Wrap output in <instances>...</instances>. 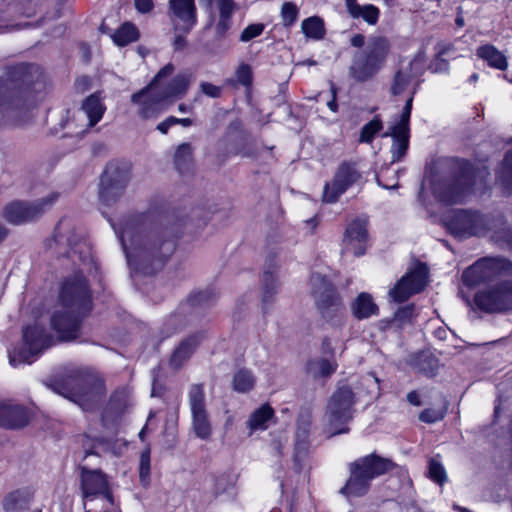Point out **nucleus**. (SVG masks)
<instances>
[{"instance_id": "5", "label": "nucleus", "mask_w": 512, "mask_h": 512, "mask_svg": "<svg viewBox=\"0 0 512 512\" xmlns=\"http://www.w3.org/2000/svg\"><path fill=\"white\" fill-rule=\"evenodd\" d=\"M355 394L348 385H340L331 395L325 417L333 435L347 433L346 424L354 415Z\"/></svg>"}, {"instance_id": "40", "label": "nucleus", "mask_w": 512, "mask_h": 512, "mask_svg": "<svg viewBox=\"0 0 512 512\" xmlns=\"http://www.w3.org/2000/svg\"><path fill=\"white\" fill-rule=\"evenodd\" d=\"M415 368L420 373L432 377L436 375L439 368V361L430 353H420L415 360Z\"/></svg>"}, {"instance_id": "52", "label": "nucleus", "mask_w": 512, "mask_h": 512, "mask_svg": "<svg viewBox=\"0 0 512 512\" xmlns=\"http://www.w3.org/2000/svg\"><path fill=\"white\" fill-rule=\"evenodd\" d=\"M264 28L265 26L262 23L250 24L241 32L239 40L241 42H248L260 36L263 33Z\"/></svg>"}, {"instance_id": "39", "label": "nucleus", "mask_w": 512, "mask_h": 512, "mask_svg": "<svg viewBox=\"0 0 512 512\" xmlns=\"http://www.w3.org/2000/svg\"><path fill=\"white\" fill-rule=\"evenodd\" d=\"M337 364L335 361L321 358L311 360L307 364V370L314 377H328L335 372Z\"/></svg>"}, {"instance_id": "63", "label": "nucleus", "mask_w": 512, "mask_h": 512, "mask_svg": "<svg viewBox=\"0 0 512 512\" xmlns=\"http://www.w3.org/2000/svg\"><path fill=\"white\" fill-rule=\"evenodd\" d=\"M350 42L352 46L360 48L365 43V37L362 34H355Z\"/></svg>"}, {"instance_id": "7", "label": "nucleus", "mask_w": 512, "mask_h": 512, "mask_svg": "<svg viewBox=\"0 0 512 512\" xmlns=\"http://www.w3.org/2000/svg\"><path fill=\"white\" fill-rule=\"evenodd\" d=\"M444 223L449 233L457 239L480 236L488 229L484 215L471 210L452 211L446 215Z\"/></svg>"}, {"instance_id": "51", "label": "nucleus", "mask_w": 512, "mask_h": 512, "mask_svg": "<svg viewBox=\"0 0 512 512\" xmlns=\"http://www.w3.org/2000/svg\"><path fill=\"white\" fill-rule=\"evenodd\" d=\"M237 82L245 87H250L252 84V69L249 64L241 63L235 72Z\"/></svg>"}, {"instance_id": "6", "label": "nucleus", "mask_w": 512, "mask_h": 512, "mask_svg": "<svg viewBox=\"0 0 512 512\" xmlns=\"http://www.w3.org/2000/svg\"><path fill=\"white\" fill-rule=\"evenodd\" d=\"M311 293L322 317L327 321H334L344 311L343 304L336 289L326 276L313 273L310 278Z\"/></svg>"}, {"instance_id": "27", "label": "nucleus", "mask_w": 512, "mask_h": 512, "mask_svg": "<svg viewBox=\"0 0 512 512\" xmlns=\"http://www.w3.org/2000/svg\"><path fill=\"white\" fill-rule=\"evenodd\" d=\"M69 228V224L66 220H61L55 229V241L61 242L65 238L68 246L70 247L69 257L75 261V257L78 256L80 260H87L90 258V251L85 243H82L79 236L74 231L70 232L69 236L64 235L63 231Z\"/></svg>"}, {"instance_id": "57", "label": "nucleus", "mask_w": 512, "mask_h": 512, "mask_svg": "<svg viewBox=\"0 0 512 512\" xmlns=\"http://www.w3.org/2000/svg\"><path fill=\"white\" fill-rule=\"evenodd\" d=\"M200 89L202 93L205 95L212 97V98H218L221 95L222 89L219 86H216L209 82H202L200 84Z\"/></svg>"}, {"instance_id": "42", "label": "nucleus", "mask_w": 512, "mask_h": 512, "mask_svg": "<svg viewBox=\"0 0 512 512\" xmlns=\"http://www.w3.org/2000/svg\"><path fill=\"white\" fill-rule=\"evenodd\" d=\"M233 389L240 393L251 390L255 384V378L251 371L241 369L233 377Z\"/></svg>"}, {"instance_id": "29", "label": "nucleus", "mask_w": 512, "mask_h": 512, "mask_svg": "<svg viewBox=\"0 0 512 512\" xmlns=\"http://www.w3.org/2000/svg\"><path fill=\"white\" fill-rule=\"evenodd\" d=\"M370 59L380 69L387 58L390 51V42L386 37L375 36L370 38L366 49L364 50Z\"/></svg>"}, {"instance_id": "13", "label": "nucleus", "mask_w": 512, "mask_h": 512, "mask_svg": "<svg viewBox=\"0 0 512 512\" xmlns=\"http://www.w3.org/2000/svg\"><path fill=\"white\" fill-rule=\"evenodd\" d=\"M58 194L52 193L46 198L38 199L33 202L12 201L5 205L2 211V217L12 225H22L37 220L52 206L56 201Z\"/></svg>"}, {"instance_id": "20", "label": "nucleus", "mask_w": 512, "mask_h": 512, "mask_svg": "<svg viewBox=\"0 0 512 512\" xmlns=\"http://www.w3.org/2000/svg\"><path fill=\"white\" fill-rule=\"evenodd\" d=\"M82 312L61 309L51 316V326L62 341H71L77 338L80 329V316Z\"/></svg>"}, {"instance_id": "38", "label": "nucleus", "mask_w": 512, "mask_h": 512, "mask_svg": "<svg viewBox=\"0 0 512 512\" xmlns=\"http://www.w3.org/2000/svg\"><path fill=\"white\" fill-rule=\"evenodd\" d=\"M301 29L306 37L314 40L323 39L326 32L324 22L318 16H312L304 19L301 24Z\"/></svg>"}, {"instance_id": "35", "label": "nucleus", "mask_w": 512, "mask_h": 512, "mask_svg": "<svg viewBox=\"0 0 512 512\" xmlns=\"http://www.w3.org/2000/svg\"><path fill=\"white\" fill-rule=\"evenodd\" d=\"M273 415L274 410L268 404H264L251 414L247 422L248 427L252 431L265 430L268 427L267 423L271 420Z\"/></svg>"}, {"instance_id": "37", "label": "nucleus", "mask_w": 512, "mask_h": 512, "mask_svg": "<svg viewBox=\"0 0 512 512\" xmlns=\"http://www.w3.org/2000/svg\"><path fill=\"white\" fill-rule=\"evenodd\" d=\"M348 13L352 18H361L369 25H375L380 16L379 9L372 4L354 5L352 9L348 10Z\"/></svg>"}, {"instance_id": "50", "label": "nucleus", "mask_w": 512, "mask_h": 512, "mask_svg": "<svg viewBox=\"0 0 512 512\" xmlns=\"http://www.w3.org/2000/svg\"><path fill=\"white\" fill-rule=\"evenodd\" d=\"M415 92H416V90L414 89V91L412 92V95L406 101V104H405L402 114H401L400 121L392 127L393 129L409 131V120H410V115H411V110H412L413 95L415 94Z\"/></svg>"}, {"instance_id": "60", "label": "nucleus", "mask_w": 512, "mask_h": 512, "mask_svg": "<svg viewBox=\"0 0 512 512\" xmlns=\"http://www.w3.org/2000/svg\"><path fill=\"white\" fill-rule=\"evenodd\" d=\"M136 9L141 13H147L152 10V0H135Z\"/></svg>"}, {"instance_id": "19", "label": "nucleus", "mask_w": 512, "mask_h": 512, "mask_svg": "<svg viewBox=\"0 0 512 512\" xmlns=\"http://www.w3.org/2000/svg\"><path fill=\"white\" fill-rule=\"evenodd\" d=\"M106 108L96 94L88 96L82 106L74 113L72 123L79 128L77 134H84L94 127L103 117Z\"/></svg>"}, {"instance_id": "8", "label": "nucleus", "mask_w": 512, "mask_h": 512, "mask_svg": "<svg viewBox=\"0 0 512 512\" xmlns=\"http://www.w3.org/2000/svg\"><path fill=\"white\" fill-rule=\"evenodd\" d=\"M61 308L87 313L91 309V295L86 279L80 272L67 277L60 289Z\"/></svg>"}, {"instance_id": "41", "label": "nucleus", "mask_w": 512, "mask_h": 512, "mask_svg": "<svg viewBox=\"0 0 512 512\" xmlns=\"http://www.w3.org/2000/svg\"><path fill=\"white\" fill-rule=\"evenodd\" d=\"M498 181L506 194L512 193V150L505 154L498 172Z\"/></svg>"}, {"instance_id": "48", "label": "nucleus", "mask_w": 512, "mask_h": 512, "mask_svg": "<svg viewBox=\"0 0 512 512\" xmlns=\"http://www.w3.org/2000/svg\"><path fill=\"white\" fill-rule=\"evenodd\" d=\"M139 476L143 485H147L150 477V447L147 446L146 449L141 453L140 456V467H139Z\"/></svg>"}, {"instance_id": "62", "label": "nucleus", "mask_w": 512, "mask_h": 512, "mask_svg": "<svg viewBox=\"0 0 512 512\" xmlns=\"http://www.w3.org/2000/svg\"><path fill=\"white\" fill-rule=\"evenodd\" d=\"M331 93H332V99L327 102V106L329 107V109L332 112H337L338 105L336 102V88L334 87V85H331Z\"/></svg>"}, {"instance_id": "12", "label": "nucleus", "mask_w": 512, "mask_h": 512, "mask_svg": "<svg viewBox=\"0 0 512 512\" xmlns=\"http://www.w3.org/2000/svg\"><path fill=\"white\" fill-rule=\"evenodd\" d=\"M363 180V173L358 167V163L352 161H343L337 167L333 178L326 182L323 190V201L326 203H336L339 198L353 185Z\"/></svg>"}, {"instance_id": "9", "label": "nucleus", "mask_w": 512, "mask_h": 512, "mask_svg": "<svg viewBox=\"0 0 512 512\" xmlns=\"http://www.w3.org/2000/svg\"><path fill=\"white\" fill-rule=\"evenodd\" d=\"M23 347L9 355L10 364H31L47 348L53 344V338L39 325L23 329Z\"/></svg>"}, {"instance_id": "32", "label": "nucleus", "mask_w": 512, "mask_h": 512, "mask_svg": "<svg viewBox=\"0 0 512 512\" xmlns=\"http://www.w3.org/2000/svg\"><path fill=\"white\" fill-rule=\"evenodd\" d=\"M476 55L494 69L504 71L508 67L506 56L493 45L486 44L478 47Z\"/></svg>"}, {"instance_id": "24", "label": "nucleus", "mask_w": 512, "mask_h": 512, "mask_svg": "<svg viewBox=\"0 0 512 512\" xmlns=\"http://www.w3.org/2000/svg\"><path fill=\"white\" fill-rule=\"evenodd\" d=\"M204 338V332L198 331L182 339L171 353L169 367L175 371L180 370L189 361Z\"/></svg>"}, {"instance_id": "10", "label": "nucleus", "mask_w": 512, "mask_h": 512, "mask_svg": "<svg viewBox=\"0 0 512 512\" xmlns=\"http://www.w3.org/2000/svg\"><path fill=\"white\" fill-rule=\"evenodd\" d=\"M512 274V262L505 258H483L468 267L462 274L463 283L473 287L500 276Z\"/></svg>"}, {"instance_id": "31", "label": "nucleus", "mask_w": 512, "mask_h": 512, "mask_svg": "<svg viewBox=\"0 0 512 512\" xmlns=\"http://www.w3.org/2000/svg\"><path fill=\"white\" fill-rule=\"evenodd\" d=\"M310 431L309 416H300L297 420L296 440H295V461H300L308 450V436Z\"/></svg>"}, {"instance_id": "3", "label": "nucleus", "mask_w": 512, "mask_h": 512, "mask_svg": "<svg viewBox=\"0 0 512 512\" xmlns=\"http://www.w3.org/2000/svg\"><path fill=\"white\" fill-rule=\"evenodd\" d=\"M395 467L390 458L376 453L359 457L349 463L350 475L340 493L346 497H362L370 490L372 480L393 471Z\"/></svg>"}, {"instance_id": "47", "label": "nucleus", "mask_w": 512, "mask_h": 512, "mask_svg": "<svg viewBox=\"0 0 512 512\" xmlns=\"http://www.w3.org/2000/svg\"><path fill=\"white\" fill-rule=\"evenodd\" d=\"M7 512H23L28 509L27 501L18 494L9 495L4 501Z\"/></svg>"}, {"instance_id": "2", "label": "nucleus", "mask_w": 512, "mask_h": 512, "mask_svg": "<svg viewBox=\"0 0 512 512\" xmlns=\"http://www.w3.org/2000/svg\"><path fill=\"white\" fill-rule=\"evenodd\" d=\"M449 175L433 177L431 181L435 197L446 204L462 202L468 195L476 192L477 180L482 176L476 173L472 164L463 159H449L444 162Z\"/></svg>"}, {"instance_id": "56", "label": "nucleus", "mask_w": 512, "mask_h": 512, "mask_svg": "<svg viewBox=\"0 0 512 512\" xmlns=\"http://www.w3.org/2000/svg\"><path fill=\"white\" fill-rule=\"evenodd\" d=\"M450 68L449 62L441 56H435L429 65L432 73H448Z\"/></svg>"}, {"instance_id": "46", "label": "nucleus", "mask_w": 512, "mask_h": 512, "mask_svg": "<svg viewBox=\"0 0 512 512\" xmlns=\"http://www.w3.org/2000/svg\"><path fill=\"white\" fill-rule=\"evenodd\" d=\"M299 8L293 2H284L281 7L282 24L285 27L292 26L298 19Z\"/></svg>"}, {"instance_id": "16", "label": "nucleus", "mask_w": 512, "mask_h": 512, "mask_svg": "<svg viewBox=\"0 0 512 512\" xmlns=\"http://www.w3.org/2000/svg\"><path fill=\"white\" fill-rule=\"evenodd\" d=\"M129 182L128 170L116 164L106 166L100 180V199L106 204L116 201Z\"/></svg>"}, {"instance_id": "23", "label": "nucleus", "mask_w": 512, "mask_h": 512, "mask_svg": "<svg viewBox=\"0 0 512 512\" xmlns=\"http://www.w3.org/2000/svg\"><path fill=\"white\" fill-rule=\"evenodd\" d=\"M167 78L168 77L160 80L155 89L164 103L172 104L176 99H180L186 95L191 83V75L187 72H180L171 80L165 82Z\"/></svg>"}, {"instance_id": "33", "label": "nucleus", "mask_w": 512, "mask_h": 512, "mask_svg": "<svg viewBox=\"0 0 512 512\" xmlns=\"http://www.w3.org/2000/svg\"><path fill=\"white\" fill-rule=\"evenodd\" d=\"M383 136H392L393 143L390 149L392 154V162L400 161L406 155L409 147V131H402L392 128L391 133L386 132Z\"/></svg>"}, {"instance_id": "55", "label": "nucleus", "mask_w": 512, "mask_h": 512, "mask_svg": "<svg viewBox=\"0 0 512 512\" xmlns=\"http://www.w3.org/2000/svg\"><path fill=\"white\" fill-rule=\"evenodd\" d=\"M216 5L219 10V17L232 18L235 10L233 0H216Z\"/></svg>"}, {"instance_id": "64", "label": "nucleus", "mask_w": 512, "mask_h": 512, "mask_svg": "<svg viewBox=\"0 0 512 512\" xmlns=\"http://www.w3.org/2000/svg\"><path fill=\"white\" fill-rule=\"evenodd\" d=\"M407 401L414 405V406H420L421 401L419 399V395L416 391H411L407 394Z\"/></svg>"}, {"instance_id": "17", "label": "nucleus", "mask_w": 512, "mask_h": 512, "mask_svg": "<svg viewBox=\"0 0 512 512\" xmlns=\"http://www.w3.org/2000/svg\"><path fill=\"white\" fill-rule=\"evenodd\" d=\"M8 118L21 125L32 118V105L26 100L21 90L0 94V121Z\"/></svg>"}, {"instance_id": "43", "label": "nucleus", "mask_w": 512, "mask_h": 512, "mask_svg": "<svg viewBox=\"0 0 512 512\" xmlns=\"http://www.w3.org/2000/svg\"><path fill=\"white\" fill-rule=\"evenodd\" d=\"M192 152L193 149L191 144L189 143H183L178 146L175 152L174 161L176 168L180 172H183L188 168L189 164L192 161Z\"/></svg>"}, {"instance_id": "45", "label": "nucleus", "mask_w": 512, "mask_h": 512, "mask_svg": "<svg viewBox=\"0 0 512 512\" xmlns=\"http://www.w3.org/2000/svg\"><path fill=\"white\" fill-rule=\"evenodd\" d=\"M383 128L382 120L375 116L371 121L365 124L360 132L359 141L362 143H370L375 135Z\"/></svg>"}, {"instance_id": "26", "label": "nucleus", "mask_w": 512, "mask_h": 512, "mask_svg": "<svg viewBox=\"0 0 512 512\" xmlns=\"http://www.w3.org/2000/svg\"><path fill=\"white\" fill-rule=\"evenodd\" d=\"M424 64V58L417 55L407 68L397 71L391 84V93L395 96L402 94L410 84L412 78L419 77L423 74Z\"/></svg>"}, {"instance_id": "30", "label": "nucleus", "mask_w": 512, "mask_h": 512, "mask_svg": "<svg viewBox=\"0 0 512 512\" xmlns=\"http://www.w3.org/2000/svg\"><path fill=\"white\" fill-rule=\"evenodd\" d=\"M352 314L359 320L367 319L377 315L379 308L373 300V297L366 292L360 293L351 304Z\"/></svg>"}, {"instance_id": "49", "label": "nucleus", "mask_w": 512, "mask_h": 512, "mask_svg": "<svg viewBox=\"0 0 512 512\" xmlns=\"http://www.w3.org/2000/svg\"><path fill=\"white\" fill-rule=\"evenodd\" d=\"M428 473L429 477L440 485H442L447 479L443 465L436 459L430 460Z\"/></svg>"}, {"instance_id": "22", "label": "nucleus", "mask_w": 512, "mask_h": 512, "mask_svg": "<svg viewBox=\"0 0 512 512\" xmlns=\"http://www.w3.org/2000/svg\"><path fill=\"white\" fill-rule=\"evenodd\" d=\"M368 221L355 219L348 224L343 237V251L351 252L354 256L365 254L368 242Z\"/></svg>"}, {"instance_id": "59", "label": "nucleus", "mask_w": 512, "mask_h": 512, "mask_svg": "<svg viewBox=\"0 0 512 512\" xmlns=\"http://www.w3.org/2000/svg\"><path fill=\"white\" fill-rule=\"evenodd\" d=\"M174 125H176V117L169 116L157 125V130L162 134H167L169 129Z\"/></svg>"}, {"instance_id": "54", "label": "nucleus", "mask_w": 512, "mask_h": 512, "mask_svg": "<svg viewBox=\"0 0 512 512\" xmlns=\"http://www.w3.org/2000/svg\"><path fill=\"white\" fill-rule=\"evenodd\" d=\"M232 27V18L219 17L215 25V35L218 39L226 37L228 31Z\"/></svg>"}, {"instance_id": "53", "label": "nucleus", "mask_w": 512, "mask_h": 512, "mask_svg": "<svg viewBox=\"0 0 512 512\" xmlns=\"http://www.w3.org/2000/svg\"><path fill=\"white\" fill-rule=\"evenodd\" d=\"M446 411L444 409L428 408L423 410L419 414V419L425 423H435L441 421L445 416Z\"/></svg>"}, {"instance_id": "34", "label": "nucleus", "mask_w": 512, "mask_h": 512, "mask_svg": "<svg viewBox=\"0 0 512 512\" xmlns=\"http://www.w3.org/2000/svg\"><path fill=\"white\" fill-rule=\"evenodd\" d=\"M111 37L116 45L123 47L137 41L139 38V31L134 24L125 22L111 34Z\"/></svg>"}, {"instance_id": "18", "label": "nucleus", "mask_w": 512, "mask_h": 512, "mask_svg": "<svg viewBox=\"0 0 512 512\" xmlns=\"http://www.w3.org/2000/svg\"><path fill=\"white\" fill-rule=\"evenodd\" d=\"M426 268L423 265L417 266L414 270L404 275L395 286L390 289L389 296L393 301L401 303L410 296L419 293L426 286Z\"/></svg>"}, {"instance_id": "4", "label": "nucleus", "mask_w": 512, "mask_h": 512, "mask_svg": "<svg viewBox=\"0 0 512 512\" xmlns=\"http://www.w3.org/2000/svg\"><path fill=\"white\" fill-rule=\"evenodd\" d=\"M48 387L86 411L92 410L105 395L103 380L80 371H75Z\"/></svg>"}, {"instance_id": "58", "label": "nucleus", "mask_w": 512, "mask_h": 512, "mask_svg": "<svg viewBox=\"0 0 512 512\" xmlns=\"http://www.w3.org/2000/svg\"><path fill=\"white\" fill-rule=\"evenodd\" d=\"M435 52L437 56L443 57L449 52L454 50V46L452 43L440 41L435 45Z\"/></svg>"}, {"instance_id": "11", "label": "nucleus", "mask_w": 512, "mask_h": 512, "mask_svg": "<svg viewBox=\"0 0 512 512\" xmlns=\"http://www.w3.org/2000/svg\"><path fill=\"white\" fill-rule=\"evenodd\" d=\"M174 70V65L168 63L158 71L146 87L132 94L131 102L138 106L137 113L142 119L152 118L161 111V106L165 103L155 87L160 80L171 76Z\"/></svg>"}, {"instance_id": "28", "label": "nucleus", "mask_w": 512, "mask_h": 512, "mask_svg": "<svg viewBox=\"0 0 512 512\" xmlns=\"http://www.w3.org/2000/svg\"><path fill=\"white\" fill-rule=\"evenodd\" d=\"M379 68L374 64L365 51L357 52L350 67L351 76L357 81H366L372 77Z\"/></svg>"}, {"instance_id": "44", "label": "nucleus", "mask_w": 512, "mask_h": 512, "mask_svg": "<svg viewBox=\"0 0 512 512\" xmlns=\"http://www.w3.org/2000/svg\"><path fill=\"white\" fill-rule=\"evenodd\" d=\"M415 317L416 314L414 305H407L399 308L395 312L393 318L390 320V323L397 328H402L403 326L412 323Z\"/></svg>"}, {"instance_id": "25", "label": "nucleus", "mask_w": 512, "mask_h": 512, "mask_svg": "<svg viewBox=\"0 0 512 512\" xmlns=\"http://www.w3.org/2000/svg\"><path fill=\"white\" fill-rule=\"evenodd\" d=\"M26 407L11 402H0V426L6 429H21L29 423Z\"/></svg>"}, {"instance_id": "1", "label": "nucleus", "mask_w": 512, "mask_h": 512, "mask_svg": "<svg viewBox=\"0 0 512 512\" xmlns=\"http://www.w3.org/2000/svg\"><path fill=\"white\" fill-rule=\"evenodd\" d=\"M118 234L129 266L136 272L150 275L160 270L175 251L174 230H153L142 235L126 225L114 227Z\"/></svg>"}, {"instance_id": "14", "label": "nucleus", "mask_w": 512, "mask_h": 512, "mask_svg": "<svg viewBox=\"0 0 512 512\" xmlns=\"http://www.w3.org/2000/svg\"><path fill=\"white\" fill-rule=\"evenodd\" d=\"M474 302L480 310L489 313L512 310V280L500 282L477 292Z\"/></svg>"}, {"instance_id": "36", "label": "nucleus", "mask_w": 512, "mask_h": 512, "mask_svg": "<svg viewBox=\"0 0 512 512\" xmlns=\"http://www.w3.org/2000/svg\"><path fill=\"white\" fill-rule=\"evenodd\" d=\"M279 284L271 271H265L261 278L262 303L271 304L278 293Z\"/></svg>"}, {"instance_id": "61", "label": "nucleus", "mask_w": 512, "mask_h": 512, "mask_svg": "<svg viewBox=\"0 0 512 512\" xmlns=\"http://www.w3.org/2000/svg\"><path fill=\"white\" fill-rule=\"evenodd\" d=\"M180 33L175 36L174 39V48L175 50H182L186 46L185 33L183 31H179Z\"/></svg>"}, {"instance_id": "15", "label": "nucleus", "mask_w": 512, "mask_h": 512, "mask_svg": "<svg viewBox=\"0 0 512 512\" xmlns=\"http://www.w3.org/2000/svg\"><path fill=\"white\" fill-rule=\"evenodd\" d=\"M188 400L192 415V429L196 437L206 440L211 436L212 427L206 409L205 392L202 384L190 386Z\"/></svg>"}, {"instance_id": "21", "label": "nucleus", "mask_w": 512, "mask_h": 512, "mask_svg": "<svg viewBox=\"0 0 512 512\" xmlns=\"http://www.w3.org/2000/svg\"><path fill=\"white\" fill-rule=\"evenodd\" d=\"M171 20L175 31L188 34L197 23V10L194 0H169Z\"/></svg>"}]
</instances>
